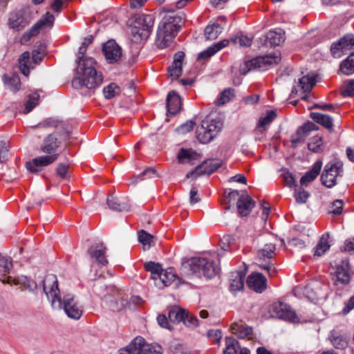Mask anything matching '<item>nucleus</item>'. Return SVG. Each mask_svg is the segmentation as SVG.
Instances as JSON below:
<instances>
[{"mask_svg": "<svg viewBox=\"0 0 354 354\" xmlns=\"http://www.w3.org/2000/svg\"><path fill=\"white\" fill-rule=\"evenodd\" d=\"M70 138L71 132L66 129L63 131H55L48 135L39 147V151L46 155L38 156L27 162L26 169L32 173H38L42 167L54 163L59 157V150L68 145Z\"/></svg>", "mask_w": 354, "mask_h": 354, "instance_id": "obj_1", "label": "nucleus"}, {"mask_svg": "<svg viewBox=\"0 0 354 354\" xmlns=\"http://www.w3.org/2000/svg\"><path fill=\"white\" fill-rule=\"evenodd\" d=\"M97 62L92 57L86 58L77 62V75L73 80V85L77 88L84 86L88 89H95L100 86L103 81L100 72L96 69Z\"/></svg>", "mask_w": 354, "mask_h": 354, "instance_id": "obj_2", "label": "nucleus"}, {"mask_svg": "<svg viewBox=\"0 0 354 354\" xmlns=\"http://www.w3.org/2000/svg\"><path fill=\"white\" fill-rule=\"evenodd\" d=\"M182 271L187 276L196 274L203 275L206 278H212L216 274V268L212 260L207 258L193 257L183 263Z\"/></svg>", "mask_w": 354, "mask_h": 354, "instance_id": "obj_3", "label": "nucleus"}, {"mask_svg": "<svg viewBox=\"0 0 354 354\" xmlns=\"http://www.w3.org/2000/svg\"><path fill=\"white\" fill-rule=\"evenodd\" d=\"M162 347L157 344H148L140 336L135 337L129 345L119 350L118 354H162Z\"/></svg>", "mask_w": 354, "mask_h": 354, "instance_id": "obj_4", "label": "nucleus"}, {"mask_svg": "<svg viewBox=\"0 0 354 354\" xmlns=\"http://www.w3.org/2000/svg\"><path fill=\"white\" fill-rule=\"evenodd\" d=\"M153 26V18L150 15H142L136 18L134 25L131 28L132 41L140 42L147 39Z\"/></svg>", "mask_w": 354, "mask_h": 354, "instance_id": "obj_5", "label": "nucleus"}, {"mask_svg": "<svg viewBox=\"0 0 354 354\" xmlns=\"http://www.w3.org/2000/svg\"><path fill=\"white\" fill-rule=\"evenodd\" d=\"M222 123L216 120L205 118L196 129V137L200 142L206 144L212 140L222 129Z\"/></svg>", "mask_w": 354, "mask_h": 354, "instance_id": "obj_6", "label": "nucleus"}, {"mask_svg": "<svg viewBox=\"0 0 354 354\" xmlns=\"http://www.w3.org/2000/svg\"><path fill=\"white\" fill-rule=\"evenodd\" d=\"M343 164L340 162H330L326 165L321 176L322 184L328 188L336 184L337 176H342Z\"/></svg>", "mask_w": 354, "mask_h": 354, "instance_id": "obj_7", "label": "nucleus"}, {"mask_svg": "<svg viewBox=\"0 0 354 354\" xmlns=\"http://www.w3.org/2000/svg\"><path fill=\"white\" fill-rule=\"evenodd\" d=\"M43 289L48 297L51 298L53 305L57 301L58 307H60L62 298L56 275L50 274L45 277L43 280Z\"/></svg>", "mask_w": 354, "mask_h": 354, "instance_id": "obj_8", "label": "nucleus"}, {"mask_svg": "<svg viewBox=\"0 0 354 354\" xmlns=\"http://www.w3.org/2000/svg\"><path fill=\"white\" fill-rule=\"evenodd\" d=\"M281 61L280 55H266L265 56H259L255 59H252L245 63V66L248 70L259 69L264 71L269 67L277 64Z\"/></svg>", "mask_w": 354, "mask_h": 354, "instance_id": "obj_9", "label": "nucleus"}, {"mask_svg": "<svg viewBox=\"0 0 354 354\" xmlns=\"http://www.w3.org/2000/svg\"><path fill=\"white\" fill-rule=\"evenodd\" d=\"M270 310L272 317L292 322L299 321L295 312L291 309L290 306L285 303L281 301L275 302L271 306Z\"/></svg>", "mask_w": 354, "mask_h": 354, "instance_id": "obj_10", "label": "nucleus"}, {"mask_svg": "<svg viewBox=\"0 0 354 354\" xmlns=\"http://www.w3.org/2000/svg\"><path fill=\"white\" fill-rule=\"evenodd\" d=\"M333 269L334 271L331 272L330 274L335 285H338L339 283L346 285L349 283L351 274L348 259L342 260Z\"/></svg>", "mask_w": 354, "mask_h": 354, "instance_id": "obj_11", "label": "nucleus"}, {"mask_svg": "<svg viewBox=\"0 0 354 354\" xmlns=\"http://www.w3.org/2000/svg\"><path fill=\"white\" fill-rule=\"evenodd\" d=\"M353 48L354 37L346 35L331 45L330 53L333 57L339 58Z\"/></svg>", "mask_w": 354, "mask_h": 354, "instance_id": "obj_12", "label": "nucleus"}, {"mask_svg": "<svg viewBox=\"0 0 354 354\" xmlns=\"http://www.w3.org/2000/svg\"><path fill=\"white\" fill-rule=\"evenodd\" d=\"M102 53L109 64L117 63L122 56V48L113 39L103 44Z\"/></svg>", "mask_w": 354, "mask_h": 354, "instance_id": "obj_13", "label": "nucleus"}, {"mask_svg": "<svg viewBox=\"0 0 354 354\" xmlns=\"http://www.w3.org/2000/svg\"><path fill=\"white\" fill-rule=\"evenodd\" d=\"M66 315L72 319H79L82 315L83 309L70 295H65L62 299V305Z\"/></svg>", "mask_w": 354, "mask_h": 354, "instance_id": "obj_14", "label": "nucleus"}, {"mask_svg": "<svg viewBox=\"0 0 354 354\" xmlns=\"http://www.w3.org/2000/svg\"><path fill=\"white\" fill-rule=\"evenodd\" d=\"M221 166V162L215 160H209L204 161L202 164L197 166L194 170L189 172L186 175L187 178H189L194 175L197 176L201 175H210L216 171Z\"/></svg>", "mask_w": 354, "mask_h": 354, "instance_id": "obj_15", "label": "nucleus"}, {"mask_svg": "<svg viewBox=\"0 0 354 354\" xmlns=\"http://www.w3.org/2000/svg\"><path fill=\"white\" fill-rule=\"evenodd\" d=\"M232 333L239 339L253 340L254 334L252 327L247 325L243 320L233 322L230 326Z\"/></svg>", "mask_w": 354, "mask_h": 354, "instance_id": "obj_16", "label": "nucleus"}, {"mask_svg": "<svg viewBox=\"0 0 354 354\" xmlns=\"http://www.w3.org/2000/svg\"><path fill=\"white\" fill-rule=\"evenodd\" d=\"M109 308L113 313L120 315L124 314L127 310H131L128 295L123 292H118L114 300L110 302Z\"/></svg>", "mask_w": 354, "mask_h": 354, "instance_id": "obj_17", "label": "nucleus"}, {"mask_svg": "<svg viewBox=\"0 0 354 354\" xmlns=\"http://www.w3.org/2000/svg\"><path fill=\"white\" fill-rule=\"evenodd\" d=\"M248 286L257 292H262L266 289V278L261 273L253 272L247 279Z\"/></svg>", "mask_w": 354, "mask_h": 354, "instance_id": "obj_18", "label": "nucleus"}, {"mask_svg": "<svg viewBox=\"0 0 354 354\" xmlns=\"http://www.w3.org/2000/svg\"><path fill=\"white\" fill-rule=\"evenodd\" d=\"M91 257L95 259L99 265L105 266L109 261L106 257V248L103 243H98L91 246L88 250Z\"/></svg>", "mask_w": 354, "mask_h": 354, "instance_id": "obj_19", "label": "nucleus"}, {"mask_svg": "<svg viewBox=\"0 0 354 354\" xmlns=\"http://www.w3.org/2000/svg\"><path fill=\"white\" fill-rule=\"evenodd\" d=\"M185 56V55L183 51H178L174 55L173 64L167 70L169 77L172 79H177L181 75Z\"/></svg>", "mask_w": 354, "mask_h": 354, "instance_id": "obj_20", "label": "nucleus"}, {"mask_svg": "<svg viewBox=\"0 0 354 354\" xmlns=\"http://www.w3.org/2000/svg\"><path fill=\"white\" fill-rule=\"evenodd\" d=\"M181 99L177 93L172 91L167 97V112L171 115H176L181 109Z\"/></svg>", "mask_w": 354, "mask_h": 354, "instance_id": "obj_21", "label": "nucleus"}, {"mask_svg": "<svg viewBox=\"0 0 354 354\" xmlns=\"http://www.w3.org/2000/svg\"><path fill=\"white\" fill-rule=\"evenodd\" d=\"M180 26L177 25L176 19L174 17L164 18L162 25L159 27L158 32L165 33V35H171L176 36Z\"/></svg>", "mask_w": 354, "mask_h": 354, "instance_id": "obj_22", "label": "nucleus"}, {"mask_svg": "<svg viewBox=\"0 0 354 354\" xmlns=\"http://www.w3.org/2000/svg\"><path fill=\"white\" fill-rule=\"evenodd\" d=\"M236 205L239 214L248 216L254 206V201L248 195H242L239 198Z\"/></svg>", "mask_w": 354, "mask_h": 354, "instance_id": "obj_23", "label": "nucleus"}, {"mask_svg": "<svg viewBox=\"0 0 354 354\" xmlns=\"http://www.w3.org/2000/svg\"><path fill=\"white\" fill-rule=\"evenodd\" d=\"M55 17L49 12L44 15L41 19L33 26L30 31V35H36L39 30L44 27H51L54 24Z\"/></svg>", "mask_w": 354, "mask_h": 354, "instance_id": "obj_24", "label": "nucleus"}, {"mask_svg": "<svg viewBox=\"0 0 354 354\" xmlns=\"http://www.w3.org/2000/svg\"><path fill=\"white\" fill-rule=\"evenodd\" d=\"M229 44V41L227 39H223L219 42L214 44L212 46H209L205 50L201 52L198 55L197 59H207L214 54H216L218 51L221 50L223 48L227 46Z\"/></svg>", "mask_w": 354, "mask_h": 354, "instance_id": "obj_25", "label": "nucleus"}, {"mask_svg": "<svg viewBox=\"0 0 354 354\" xmlns=\"http://www.w3.org/2000/svg\"><path fill=\"white\" fill-rule=\"evenodd\" d=\"M12 268V261L0 254V281L2 283H10L11 276L9 275V273Z\"/></svg>", "mask_w": 354, "mask_h": 354, "instance_id": "obj_26", "label": "nucleus"}, {"mask_svg": "<svg viewBox=\"0 0 354 354\" xmlns=\"http://www.w3.org/2000/svg\"><path fill=\"white\" fill-rule=\"evenodd\" d=\"M177 158L180 163L189 162L193 164L195 160L201 159V156L192 149H180Z\"/></svg>", "mask_w": 354, "mask_h": 354, "instance_id": "obj_27", "label": "nucleus"}, {"mask_svg": "<svg viewBox=\"0 0 354 354\" xmlns=\"http://www.w3.org/2000/svg\"><path fill=\"white\" fill-rule=\"evenodd\" d=\"M322 167V162L321 160L316 161L313 168L308 171L304 176L300 179L301 185H307L308 183L314 180L319 175Z\"/></svg>", "mask_w": 354, "mask_h": 354, "instance_id": "obj_28", "label": "nucleus"}, {"mask_svg": "<svg viewBox=\"0 0 354 354\" xmlns=\"http://www.w3.org/2000/svg\"><path fill=\"white\" fill-rule=\"evenodd\" d=\"M310 118L315 122L321 124L322 127L328 129L330 132L333 131V122L331 117L320 113H311Z\"/></svg>", "mask_w": 354, "mask_h": 354, "instance_id": "obj_29", "label": "nucleus"}, {"mask_svg": "<svg viewBox=\"0 0 354 354\" xmlns=\"http://www.w3.org/2000/svg\"><path fill=\"white\" fill-rule=\"evenodd\" d=\"M10 284L19 285L24 290H33L37 288V283L35 281L26 276L12 277Z\"/></svg>", "mask_w": 354, "mask_h": 354, "instance_id": "obj_30", "label": "nucleus"}, {"mask_svg": "<svg viewBox=\"0 0 354 354\" xmlns=\"http://www.w3.org/2000/svg\"><path fill=\"white\" fill-rule=\"evenodd\" d=\"M4 84L8 86L12 92L16 93L21 88V81L18 75L4 74L2 77Z\"/></svg>", "mask_w": 354, "mask_h": 354, "instance_id": "obj_31", "label": "nucleus"}, {"mask_svg": "<svg viewBox=\"0 0 354 354\" xmlns=\"http://www.w3.org/2000/svg\"><path fill=\"white\" fill-rule=\"evenodd\" d=\"M244 280L245 274L243 272H233L230 278L231 291L236 292L242 290L244 286Z\"/></svg>", "mask_w": 354, "mask_h": 354, "instance_id": "obj_32", "label": "nucleus"}, {"mask_svg": "<svg viewBox=\"0 0 354 354\" xmlns=\"http://www.w3.org/2000/svg\"><path fill=\"white\" fill-rule=\"evenodd\" d=\"M185 316H187V312L176 307L171 308L168 313V319L171 323L183 322L186 324Z\"/></svg>", "mask_w": 354, "mask_h": 354, "instance_id": "obj_33", "label": "nucleus"}, {"mask_svg": "<svg viewBox=\"0 0 354 354\" xmlns=\"http://www.w3.org/2000/svg\"><path fill=\"white\" fill-rule=\"evenodd\" d=\"M266 40L270 46H279L285 40L284 32L270 30L266 34Z\"/></svg>", "mask_w": 354, "mask_h": 354, "instance_id": "obj_34", "label": "nucleus"}, {"mask_svg": "<svg viewBox=\"0 0 354 354\" xmlns=\"http://www.w3.org/2000/svg\"><path fill=\"white\" fill-rule=\"evenodd\" d=\"M329 234H326L320 238L317 246L315 248L314 255L321 257L327 250H329L330 245L329 244Z\"/></svg>", "mask_w": 354, "mask_h": 354, "instance_id": "obj_35", "label": "nucleus"}, {"mask_svg": "<svg viewBox=\"0 0 354 354\" xmlns=\"http://www.w3.org/2000/svg\"><path fill=\"white\" fill-rule=\"evenodd\" d=\"M19 65L21 73L28 77L31 68L29 52L26 51L21 55L19 58Z\"/></svg>", "mask_w": 354, "mask_h": 354, "instance_id": "obj_36", "label": "nucleus"}, {"mask_svg": "<svg viewBox=\"0 0 354 354\" xmlns=\"http://www.w3.org/2000/svg\"><path fill=\"white\" fill-rule=\"evenodd\" d=\"M27 24L28 22L25 20L24 17L17 13L11 15L9 19V25L12 29L19 30L24 28Z\"/></svg>", "mask_w": 354, "mask_h": 354, "instance_id": "obj_37", "label": "nucleus"}, {"mask_svg": "<svg viewBox=\"0 0 354 354\" xmlns=\"http://www.w3.org/2000/svg\"><path fill=\"white\" fill-rule=\"evenodd\" d=\"M339 70L346 75L354 73V53H351L346 59L341 62Z\"/></svg>", "mask_w": 354, "mask_h": 354, "instance_id": "obj_38", "label": "nucleus"}, {"mask_svg": "<svg viewBox=\"0 0 354 354\" xmlns=\"http://www.w3.org/2000/svg\"><path fill=\"white\" fill-rule=\"evenodd\" d=\"M158 279L164 286H169L177 279V275L171 268L161 271Z\"/></svg>", "mask_w": 354, "mask_h": 354, "instance_id": "obj_39", "label": "nucleus"}, {"mask_svg": "<svg viewBox=\"0 0 354 354\" xmlns=\"http://www.w3.org/2000/svg\"><path fill=\"white\" fill-rule=\"evenodd\" d=\"M225 344L226 347L223 354H239L240 350L242 349L239 342L232 337H227Z\"/></svg>", "mask_w": 354, "mask_h": 354, "instance_id": "obj_40", "label": "nucleus"}, {"mask_svg": "<svg viewBox=\"0 0 354 354\" xmlns=\"http://www.w3.org/2000/svg\"><path fill=\"white\" fill-rule=\"evenodd\" d=\"M315 84V80L309 75L303 76L299 80L297 86L303 93H310Z\"/></svg>", "mask_w": 354, "mask_h": 354, "instance_id": "obj_41", "label": "nucleus"}, {"mask_svg": "<svg viewBox=\"0 0 354 354\" xmlns=\"http://www.w3.org/2000/svg\"><path fill=\"white\" fill-rule=\"evenodd\" d=\"M235 97L234 89L232 88H227L224 89L219 97L216 100V106H222L230 102L232 99Z\"/></svg>", "mask_w": 354, "mask_h": 354, "instance_id": "obj_42", "label": "nucleus"}, {"mask_svg": "<svg viewBox=\"0 0 354 354\" xmlns=\"http://www.w3.org/2000/svg\"><path fill=\"white\" fill-rule=\"evenodd\" d=\"M138 239L142 243L143 249L145 250L149 249L152 244H153L155 237L146 231L142 230L139 232Z\"/></svg>", "mask_w": 354, "mask_h": 354, "instance_id": "obj_43", "label": "nucleus"}, {"mask_svg": "<svg viewBox=\"0 0 354 354\" xmlns=\"http://www.w3.org/2000/svg\"><path fill=\"white\" fill-rule=\"evenodd\" d=\"M276 245L273 243H266L263 248L257 252V256L259 259L272 258L275 254Z\"/></svg>", "mask_w": 354, "mask_h": 354, "instance_id": "obj_44", "label": "nucleus"}, {"mask_svg": "<svg viewBox=\"0 0 354 354\" xmlns=\"http://www.w3.org/2000/svg\"><path fill=\"white\" fill-rule=\"evenodd\" d=\"M175 37L165 33H157L156 45L160 48H165L170 46L173 43Z\"/></svg>", "mask_w": 354, "mask_h": 354, "instance_id": "obj_45", "label": "nucleus"}, {"mask_svg": "<svg viewBox=\"0 0 354 354\" xmlns=\"http://www.w3.org/2000/svg\"><path fill=\"white\" fill-rule=\"evenodd\" d=\"M323 139L322 136H315L310 139L308 143V149L315 153L323 151Z\"/></svg>", "mask_w": 354, "mask_h": 354, "instance_id": "obj_46", "label": "nucleus"}, {"mask_svg": "<svg viewBox=\"0 0 354 354\" xmlns=\"http://www.w3.org/2000/svg\"><path fill=\"white\" fill-rule=\"evenodd\" d=\"M319 127L310 121L305 122L303 125L300 126L297 131L299 135H301L305 140L310 135V133L313 131H317Z\"/></svg>", "mask_w": 354, "mask_h": 354, "instance_id": "obj_47", "label": "nucleus"}, {"mask_svg": "<svg viewBox=\"0 0 354 354\" xmlns=\"http://www.w3.org/2000/svg\"><path fill=\"white\" fill-rule=\"evenodd\" d=\"M107 203L111 209L115 211H128L130 209L129 205L126 203H120L118 200L113 196L107 198Z\"/></svg>", "mask_w": 354, "mask_h": 354, "instance_id": "obj_48", "label": "nucleus"}, {"mask_svg": "<svg viewBox=\"0 0 354 354\" xmlns=\"http://www.w3.org/2000/svg\"><path fill=\"white\" fill-rule=\"evenodd\" d=\"M144 267L147 271L151 272V277L154 280H156L158 279L161 271H162L161 265L153 261L145 263Z\"/></svg>", "mask_w": 354, "mask_h": 354, "instance_id": "obj_49", "label": "nucleus"}, {"mask_svg": "<svg viewBox=\"0 0 354 354\" xmlns=\"http://www.w3.org/2000/svg\"><path fill=\"white\" fill-rule=\"evenodd\" d=\"M221 27L218 24L208 25L205 29V36L207 39L213 40L218 37Z\"/></svg>", "mask_w": 354, "mask_h": 354, "instance_id": "obj_50", "label": "nucleus"}, {"mask_svg": "<svg viewBox=\"0 0 354 354\" xmlns=\"http://www.w3.org/2000/svg\"><path fill=\"white\" fill-rule=\"evenodd\" d=\"M330 342L337 349H344L348 346V342L344 337L334 333L330 336Z\"/></svg>", "mask_w": 354, "mask_h": 354, "instance_id": "obj_51", "label": "nucleus"}, {"mask_svg": "<svg viewBox=\"0 0 354 354\" xmlns=\"http://www.w3.org/2000/svg\"><path fill=\"white\" fill-rule=\"evenodd\" d=\"M277 117V114L274 111H269L267 112L266 115L260 118L258 122L259 128H265L269 125L274 119Z\"/></svg>", "mask_w": 354, "mask_h": 354, "instance_id": "obj_52", "label": "nucleus"}, {"mask_svg": "<svg viewBox=\"0 0 354 354\" xmlns=\"http://www.w3.org/2000/svg\"><path fill=\"white\" fill-rule=\"evenodd\" d=\"M93 41V36H88L84 38L81 46L79 48L77 55V62L84 60L86 57H84V54L86 52L87 46L90 45Z\"/></svg>", "mask_w": 354, "mask_h": 354, "instance_id": "obj_53", "label": "nucleus"}, {"mask_svg": "<svg viewBox=\"0 0 354 354\" xmlns=\"http://www.w3.org/2000/svg\"><path fill=\"white\" fill-rule=\"evenodd\" d=\"M344 205V202L342 200H335L329 206V213L335 216L342 214Z\"/></svg>", "mask_w": 354, "mask_h": 354, "instance_id": "obj_54", "label": "nucleus"}, {"mask_svg": "<svg viewBox=\"0 0 354 354\" xmlns=\"http://www.w3.org/2000/svg\"><path fill=\"white\" fill-rule=\"evenodd\" d=\"M340 93L344 97L354 96V80L346 82L341 87Z\"/></svg>", "mask_w": 354, "mask_h": 354, "instance_id": "obj_55", "label": "nucleus"}, {"mask_svg": "<svg viewBox=\"0 0 354 354\" xmlns=\"http://www.w3.org/2000/svg\"><path fill=\"white\" fill-rule=\"evenodd\" d=\"M39 95L37 93H33L28 96V100L25 104V113L30 112L39 103Z\"/></svg>", "mask_w": 354, "mask_h": 354, "instance_id": "obj_56", "label": "nucleus"}, {"mask_svg": "<svg viewBox=\"0 0 354 354\" xmlns=\"http://www.w3.org/2000/svg\"><path fill=\"white\" fill-rule=\"evenodd\" d=\"M120 87L114 83L110 84L104 88V94L106 99H111L118 95Z\"/></svg>", "mask_w": 354, "mask_h": 354, "instance_id": "obj_57", "label": "nucleus"}, {"mask_svg": "<svg viewBox=\"0 0 354 354\" xmlns=\"http://www.w3.org/2000/svg\"><path fill=\"white\" fill-rule=\"evenodd\" d=\"M309 196V193L301 187L297 188L295 190V198L298 203H306Z\"/></svg>", "mask_w": 354, "mask_h": 354, "instance_id": "obj_58", "label": "nucleus"}, {"mask_svg": "<svg viewBox=\"0 0 354 354\" xmlns=\"http://www.w3.org/2000/svg\"><path fill=\"white\" fill-rule=\"evenodd\" d=\"M239 196V192L236 190H230L229 192H225V198L223 203L225 205V209H227L230 207V203L234 202Z\"/></svg>", "mask_w": 354, "mask_h": 354, "instance_id": "obj_59", "label": "nucleus"}, {"mask_svg": "<svg viewBox=\"0 0 354 354\" xmlns=\"http://www.w3.org/2000/svg\"><path fill=\"white\" fill-rule=\"evenodd\" d=\"M232 41L234 44H239L240 46L248 47L252 44V39L245 35L236 36L232 39Z\"/></svg>", "mask_w": 354, "mask_h": 354, "instance_id": "obj_60", "label": "nucleus"}, {"mask_svg": "<svg viewBox=\"0 0 354 354\" xmlns=\"http://www.w3.org/2000/svg\"><path fill=\"white\" fill-rule=\"evenodd\" d=\"M9 142L0 140V162L3 163L8 158Z\"/></svg>", "mask_w": 354, "mask_h": 354, "instance_id": "obj_61", "label": "nucleus"}, {"mask_svg": "<svg viewBox=\"0 0 354 354\" xmlns=\"http://www.w3.org/2000/svg\"><path fill=\"white\" fill-rule=\"evenodd\" d=\"M40 125L44 127H55L57 128L56 131H62V129L63 128L64 124L57 120L48 118L43 121Z\"/></svg>", "mask_w": 354, "mask_h": 354, "instance_id": "obj_62", "label": "nucleus"}, {"mask_svg": "<svg viewBox=\"0 0 354 354\" xmlns=\"http://www.w3.org/2000/svg\"><path fill=\"white\" fill-rule=\"evenodd\" d=\"M196 123L192 120H189L183 124L178 128V131L180 133H186L193 130Z\"/></svg>", "mask_w": 354, "mask_h": 354, "instance_id": "obj_63", "label": "nucleus"}, {"mask_svg": "<svg viewBox=\"0 0 354 354\" xmlns=\"http://www.w3.org/2000/svg\"><path fill=\"white\" fill-rule=\"evenodd\" d=\"M68 173V165L60 163L56 168V174L62 178H66Z\"/></svg>", "mask_w": 354, "mask_h": 354, "instance_id": "obj_64", "label": "nucleus"}]
</instances>
